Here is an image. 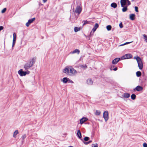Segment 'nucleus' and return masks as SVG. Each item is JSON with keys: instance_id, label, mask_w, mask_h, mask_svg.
I'll use <instances>...</instances> for the list:
<instances>
[{"instance_id": "obj_46", "label": "nucleus", "mask_w": 147, "mask_h": 147, "mask_svg": "<svg viewBox=\"0 0 147 147\" xmlns=\"http://www.w3.org/2000/svg\"><path fill=\"white\" fill-rule=\"evenodd\" d=\"M110 69L111 70H113V69L112 68V66H111L110 68Z\"/></svg>"}, {"instance_id": "obj_27", "label": "nucleus", "mask_w": 147, "mask_h": 147, "mask_svg": "<svg viewBox=\"0 0 147 147\" xmlns=\"http://www.w3.org/2000/svg\"><path fill=\"white\" fill-rule=\"evenodd\" d=\"M18 130H16L14 131V132L13 133V136L14 138H16V136L18 134Z\"/></svg>"}, {"instance_id": "obj_3", "label": "nucleus", "mask_w": 147, "mask_h": 147, "mask_svg": "<svg viewBox=\"0 0 147 147\" xmlns=\"http://www.w3.org/2000/svg\"><path fill=\"white\" fill-rule=\"evenodd\" d=\"M120 3L121 7L124 6H129L131 4V3L128 0H121Z\"/></svg>"}, {"instance_id": "obj_34", "label": "nucleus", "mask_w": 147, "mask_h": 147, "mask_svg": "<svg viewBox=\"0 0 147 147\" xmlns=\"http://www.w3.org/2000/svg\"><path fill=\"white\" fill-rule=\"evenodd\" d=\"M143 36L144 38L145 39L146 42H147V36L145 34H144L143 35Z\"/></svg>"}, {"instance_id": "obj_9", "label": "nucleus", "mask_w": 147, "mask_h": 147, "mask_svg": "<svg viewBox=\"0 0 147 147\" xmlns=\"http://www.w3.org/2000/svg\"><path fill=\"white\" fill-rule=\"evenodd\" d=\"M35 18H33L32 19H30L28 20L27 22L26 23V26L27 27H28L30 24L32 23L35 20Z\"/></svg>"}, {"instance_id": "obj_52", "label": "nucleus", "mask_w": 147, "mask_h": 147, "mask_svg": "<svg viewBox=\"0 0 147 147\" xmlns=\"http://www.w3.org/2000/svg\"><path fill=\"white\" fill-rule=\"evenodd\" d=\"M73 147L72 146H69V147Z\"/></svg>"}, {"instance_id": "obj_45", "label": "nucleus", "mask_w": 147, "mask_h": 147, "mask_svg": "<svg viewBox=\"0 0 147 147\" xmlns=\"http://www.w3.org/2000/svg\"><path fill=\"white\" fill-rule=\"evenodd\" d=\"M117 67H116L115 68L113 69V70L115 71L117 70Z\"/></svg>"}, {"instance_id": "obj_6", "label": "nucleus", "mask_w": 147, "mask_h": 147, "mask_svg": "<svg viewBox=\"0 0 147 147\" xmlns=\"http://www.w3.org/2000/svg\"><path fill=\"white\" fill-rule=\"evenodd\" d=\"M132 57V55L130 54H127L121 57L122 59H128L131 58Z\"/></svg>"}, {"instance_id": "obj_38", "label": "nucleus", "mask_w": 147, "mask_h": 147, "mask_svg": "<svg viewBox=\"0 0 147 147\" xmlns=\"http://www.w3.org/2000/svg\"><path fill=\"white\" fill-rule=\"evenodd\" d=\"M135 11L136 12H138V7H136V6H135Z\"/></svg>"}, {"instance_id": "obj_14", "label": "nucleus", "mask_w": 147, "mask_h": 147, "mask_svg": "<svg viewBox=\"0 0 147 147\" xmlns=\"http://www.w3.org/2000/svg\"><path fill=\"white\" fill-rule=\"evenodd\" d=\"M80 53V50L78 49H75V50H74V51H73L71 52L70 53L73 54H74L75 53H77L78 54Z\"/></svg>"}, {"instance_id": "obj_49", "label": "nucleus", "mask_w": 147, "mask_h": 147, "mask_svg": "<svg viewBox=\"0 0 147 147\" xmlns=\"http://www.w3.org/2000/svg\"><path fill=\"white\" fill-rule=\"evenodd\" d=\"M87 67V66H85L84 67V68H86Z\"/></svg>"}, {"instance_id": "obj_23", "label": "nucleus", "mask_w": 147, "mask_h": 147, "mask_svg": "<svg viewBox=\"0 0 147 147\" xmlns=\"http://www.w3.org/2000/svg\"><path fill=\"white\" fill-rule=\"evenodd\" d=\"M96 30L94 28H93L91 32L90 33V36H91V35H93L94 32Z\"/></svg>"}, {"instance_id": "obj_16", "label": "nucleus", "mask_w": 147, "mask_h": 147, "mask_svg": "<svg viewBox=\"0 0 147 147\" xmlns=\"http://www.w3.org/2000/svg\"><path fill=\"white\" fill-rule=\"evenodd\" d=\"M130 96L129 94L127 93H125L122 95V96L123 97L125 98H128L130 97Z\"/></svg>"}, {"instance_id": "obj_26", "label": "nucleus", "mask_w": 147, "mask_h": 147, "mask_svg": "<svg viewBox=\"0 0 147 147\" xmlns=\"http://www.w3.org/2000/svg\"><path fill=\"white\" fill-rule=\"evenodd\" d=\"M136 74L137 77H139L141 76V73L140 71H138L136 73Z\"/></svg>"}, {"instance_id": "obj_48", "label": "nucleus", "mask_w": 147, "mask_h": 147, "mask_svg": "<svg viewBox=\"0 0 147 147\" xmlns=\"http://www.w3.org/2000/svg\"><path fill=\"white\" fill-rule=\"evenodd\" d=\"M92 142V140H90L88 142V143H89V144L91 142Z\"/></svg>"}, {"instance_id": "obj_8", "label": "nucleus", "mask_w": 147, "mask_h": 147, "mask_svg": "<svg viewBox=\"0 0 147 147\" xmlns=\"http://www.w3.org/2000/svg\"><path fill=\"white\" fill-rule=\"evenodd\" d=\"M103 117L106 121L108 119V111H105L103 115Z\"/></svg>"}, {"instance_id": "obj_47", "label": "nucleus", "mask_w": 147, "mask_h": 147, "mask_svg": "<svg viewBox=\"0 0 147 147\" xmlns=\"http://www.w3.org/2000/svg\"><path fill=\"white\" fill-rule=\"evenodd\" d=\"M44 3L46 2L47 0H42Z\"/></svg>"}, {"instance_id": "obj_10", "label": "nucleus", "mask_w": 147, "mask_h": 147, "mask_svg": "<svg viewBox=\"0 0 147 147\" xmlns=\"http://www.w3.org/2000/svg\"><path fill=\"white\" fill-rule=\"evenodd\" d=\"M143 89V87L142 86H138L135 88L134 90L138 91H140L142 90Z\"/></svg>"}, {"instance_id": "obj_22", "label": "nucleus", "mask_w": 147, "mask_h": 147, "mask_svg": "<svg viewBox=\"0 0 147 147\" xmlns=\"http://www.w3.org/2000/svg\"><path fill=\"white\" fill-rule=\"evenodd\" d=\"M80 29L81 28L80 27H75L74 28V31L75 32H77L80 31Z\"/></svg>"}, {"instance_id": "obj_11", "label": "nucleus", "mask_w": 147, "mask_h": 147, "mask_svg": "<svg viewBox=\"0 0 147 147\" xmlns=\"http://www.w3.org/2000/svg\"><path fill=\"white\" fill-rule=\"evenodd\" d=\"M88 119L86 117H83L80 120V123L82 124L85 122L87 121Z\"/></svg>"}, {"instance_id": "obj_17", "label": "nucleus", "mask_w": 147, "mask_h": 147, "mask_svg": "<svg viewBox=\"0 0 147 147\" xmlns=\"http://www.w3.org/2000/svg\"><path fill=\"white\" fill-rule=\"evenodd\" d=\"M77 135L78 137L80 139H81V138H82V135L80 130H78V131Z\"/></svg>"}, {"instance_id": "obj_31", "label": "nucleus", "mask_w": 147, "mask_h": 147, "mask_svg": "<svg viewBox=\"0 0 147 147\" xmlns=\"http://www.w3.org/2000/svg\"><path fill=\"white\" fill-rule=\"evenodd\" d=\"M99 26L98 24L97 23H96L94 26V28L96 30L98 28Z\"/></svg>"}, {"instance_id": "obj_43", "label": "nucleus", "mask_w": 147, "mask_h": 147, "mask_svg": "<svg viewBox=\"0 0 147 147\" xmlns=\"http://www.w3.org/2000/svg\"><path fill=\"white\" fill-rule=\"evenodd\" d=\"M3 29V27L2 26H0V31Z\"/></svg>"}, {"instance_id": "obj_33", "label": "nucleus", "mask_w": 147, "mask_h": 147, "mask_svg": "<svg viewBox=\"0 0 147 147\" xmlns=\"http://www.w3.org/2000/svg\"><path fill=\"white\" fill-rule=\"evenodd\" d=\"M82 22H84V24H83V26H84L86 24H88V21H87V20H84V21H83Z\"/></svg>"}, {"instance_id": "obj_51", "label": "nucleus", "mask_w": 147, "mask_h": 147, "mask_svg": "<svg viewBox=\"0 0 147 147\" xmlns=\"http://www.w3.org/2000/svg\"><path fill=\"white\" fill-rule=\"evenodd\" d=\"M134 1V0H131V1H132V2H133V1Z\"/></svg>"}, {"instance_id": "obj_37", "label": "nucleus", "mask_w": 147, "mask_h": 147, "mask_svg": "<svg viewBox=\"0 0 147 147\" xmlns=\"http://www.w3.org/2000/svg\"><path fill=\"white\" fill-rule=\"evenodd\" d=\"M92 147H98V145L97 144H94L92 145Z\"/></svg>"}, {"instance_id": "obj_50", "label": "nucleus", "mask_w": 147, "mask_h": 147, "mask_svg": "<svg viewBox=\"0 0 147 147\" xmlns=\"http://www.w3.org/2000/svg\"><path fill=\"white\" fill-rule=\"evenodd\" d=\"M111 66H112V68H113V67H114V65H111Z\"/></svg>"}, {"instance_id": "obj_15", "label": "nucleus", "mask_w": 147, "mask_h": 147, "mask_svg": "<svg viewBox=\"0 0 147 147\" xmlns=\"http://www.w3.org/2000/svg\"><path fill=\"white\" fill-rule=\"evenodd\" d=\"M68 80H69V78L65 77L63 78V79L61 80V81L64 83H66L68 81Z\"/></svg>"}, {"instance_id": "obj_40", "label": "nucleus", "mask_w": 147, "mask_h": 147, "mask_svg": "<svg viewBox=\"0 0 147 147\" xmlns=\"http://www.w3.org/2000/svg\"><path fill=\"white\" fill-rule=\"evenodd\" d=\"M26 135H25V134L23 135L22 136V138L23 140L24 139L26 138Z\"/></svg>"}, {"instance_id": "obj_24", "label": "nucleus", "mask_w": 147, "mask_h": 147, "mask_svg": "<svg viewBox=\"0 0 147 147\" xmlns=\"http://www.w3.org/2000/svg\"><path fill=\"white\" fill-rule=\"evenodd\" d=\"M101 112L100 111L98 110H96L95 113V114L97 115H100Z\"/></svg>"}, {"instance_id": "obj_30", "label": "nucleus", "mask_w": 147, "mask_h": 147, "mask_svg": "<svg viewBox=\"0 0 147 147\" xmlns=\"http://www.w3.org/2000/svg\"><path fill=\"white\" fill-rule=\"evenodd\" d=\"M132 42V41L130 42H126L123 44H122L120 45H119V46H123L124 45H125L129 44V43Z\"/></svg>"}, {"instance_id": "obj_13", "label": "nucleus", "mask_w": 147, "mask_h": 147, "mask_svg": "<svg viewBox=\"0 0 147 147\" xmlns=\"http://www.w3.org/2000/svg\"><path fill=\"white\" fill-rule=\"evenodd\" d=\"M69 67H66L63 70V72L66 74L68 75V74L69 73Z\"/></svg>"}, {"instance_id": "obj_41", "label": "nucleus", "mask_w": 147, "mask_h": 147, "mask_svg": "<svg viewBox=\"0 0 147 147\" xmlns=\"http://www.w3.org/2000/svg\"><path fill=\"white\" fill-rule=\"evenodd\" d=\"M143 146L144 147H147V144L144 143L143 144Z\"/></svg>"}, {"instance_id": "obj_32", "label": "nucleus", "mask_w": 147, "mask_h": 147, "mask_svg": "<svg viewBox=\"0 0 147 147\" xmlns=\"http://www.w3.org/2000/svg\"><path fill=\"white\" fill-rule=\"evenodd\" d=\"M89 138L88 137H85L84 138V140L85 141H87L89 140Z\"/></svg>"}, {"instance_id": "obj_20", "label": "nucleus", "mask_w": 147, "mask_h": 147, "mask_svg": "<svg viewBox=\"0 0 147 147\" xmlns=\"http://www.w3.org/2000/svg\"><path fill=\"white\" fill-rule=\"evenodd\" d=\"M127 5L124 6V7H122L123 8L122 9V11L123 12L126 11L127 10Z\"/></svg>"}, {"instance_id": "obj_18", "label": "nucleus", "mask_w": 147, "mask_h": 147, "mask_svg": "<svg viewBox=\"0 0 147 147\" xmlns=\"http://www.w3.org/2000/svg\"><path fill=\"white\" fill-rule=\"evenodd\" d=\"M87 84L90 85H92V84L93 82L91 79H88L86 81Z\"/></svg>"}, {"instance_id": "obj_1", "label": "nucleus", "mask_w": 147, "mask_h": 147, "mask_svg": "<svg viewBox=\"0 0 147 147\" xmlns=\"http://www.w3.org/2000/svg\"><path fill=\"white\" fill-rule=\"evenodd\" d=\"M36 60V58L34 57L30 59L24 65V68L25 70H28L32 67L35 63Z\"/></svg>"}, {"instance_id": "obj_2", "label": "nucleus", "mask_w": 147, "mask_h": 147, "mask_svg": "<svg viewBox=\"0 0 147 147\" xmlns=\"http://www.w3.org/2000/svg\"><path fill=\"white\" fill-rule=\"evenodd\" d=\"M134 59L136 60L139 69H142L143 67V64L141 58L138 56H137L134 57Z\"/></svg>"}, {"instance_id": "obj_42", "label": "nucleus", "mask_w": 147, "mask_h": 147, "mask_svg": "<svg viewBox=\"0 0 147 147\" xmlns=\"http://www.w3.org/2000/svg\"><path fill=\"white\" fill-rule=\"evenodd\" d=\"M68 82L69 83H74V82L73 81H72L71 80H70L69 79V80H68Z\"/></svg>"}, {"instance_id": "obj_39", "label": "nucleus", "mask_w": 147, "mask_h": 147, "mask_svg": "<svg viewBox=\"0 0 147 147\" xmlns=\"http://www.w3.org/2000/svg\"><path fill=\"white\" fill-rule=\"evenodd\" d=\"M119 26L121 28H123V26L122 25V23L121 22L119 24Z\"/></svg>"}, {"instance_id": "obj_19", "label": "nucleus", "mask_w": 147, "mask_h": 147, "mask_svg": "<svg viewBox=\"0 0 147 147\" xmlns=\"http://www.w3.org/2000/svg\"><path fill=\"white\" fill-rule=\"evenodd\" d=\"M135 15L134 14H131L130 15V19L132 20H134L135 19Z\"/></svg>"}, {"instance_id": "obj_25", "label": "nucleus", "mask_w": 147, "mask_h": 147, "mask_svg": "<svg viewBox=\"0 0 147 147\" xmlns=\"http://www.w3.org/2000/svg\"><path fill=\"white\" fill-rule=\"evenodd\" d=\"M131 99L132 100H135L136 98V96L135 94H133L131 95Z\"/></svg>"}, {"instance_id": "obj_7", "label": "nucleus", "mask_w": 147, "mask_h": 147, "mask_svg": "<svg viewBox=\"0 0 147 147\" xmlns=\"http://www.w3.org/2000/svg\"><path fill=\"white\" fill-rule=\"evenodd\" d=\"M82 10V8L80 6H78L76 7L75 12L79 15L81 12Z\"/></svg>"}, {"instance_id": "obj_29", "label": "nucleus", "mask_w": 147, "mask_h": 147, "mask_svg": "<svg viewBox=\"0 0 147 147\" xmlns=\"http://www.w3.org/2000/svg\"><path fill=\"white\" fill-rule=\"evenodd\" d=\"M16 39H14L13 38V43H12V47H13L15 44L16 42Z\"/></svg>"}, {"instance_id": "obj_21", "label": "nucleus", "mask_w": 147, "mask_h": 147, "mask_svg": "<svg viewBox=\"0 0 147 147\" xmlns=\"http://www.w3.org/2000/svg\"><path fill=\"white\" fill-rule=\"evenodd\" d=\"M111 6L112 7H113L115 8H116L117 7V5L116 3H113L111 4Z\"/></svg>"}, {"instance_id": "obj_36", "label": "nucleus", "mask_w": 147, "mask_h": 147, "mask_svg": "<svg viewBox=\"0 0 147 147\" xmlns=\"http://www.w3.org/2000/svg\"><path fill=\"white\" fill-rule=\"evenodd\" d=\"M13 38H16V34L15 33L13 34Z\"/></svg>"}, {"instance_id": "obj_35", "label": "nucleus", "mask_w": 147, "mask_h": 147, "mask_svg": "<svg viewBox=\"0 0 147 147\" xmlns=\"http://www.w3.org/2000/svg\"><path fill=\"white\" fill-rule=\"evenodd\" d=\"M6 8H4L2 11H1V13H4L6 11Z\"/></svg>"}, {"instance_id": "obj_5", "label": "nucleus", "mask_w": 147, "mask_h": 147, "mask_svg": "<svg viewBox=\"0 0 147 147\" xmlns=\"http://www.w3.org/2000/svg\"><path fill=\"white\" fill-rule=\"evenodd\" d=\"M77 73L76 71L75 70L74 68L72 67L69 68V70L68 75L73 76L76 75V74Z\"/></svg>"}, {"instance_id": "obj_28", "label": "nucleus", "mask_w": 147, "mask_h": 147, "mask_svg": "<svg viewBox=\"0 0 147 147\" xmlns=\"http://www.w3.org/2000/svg\"><path fill=\"white\" fill-rule=\"evenodd\" d=\"M112 27L111 25H108L107 26V29L108 31L110 30H111Z\"/></svg>"}, {"instance_id": "obj_44", "label": "nucleus", "mask_w": 147, "mask_h": 147, "mask_svg": "<svg viewBox=\"0 0 147 147\" xmlns=\"http://www.w3.org/2000/svg\"><path fill=\"white\" fill-rule=\"evenodd\" d=\"M84 143L85 144H86V145H87V144H89V143H88V142H84Z\"/></svg>"}, {"instance_id": "obj_4", "label": "nucleus", "mask_w": 147, "mask_h": 147, "mask_svg": "<svg viewBox=\"0 0 147 147\" xmlns=\"http://www.w3.org/2000/svg\"><path fill=\"white\" fill-rule=\"evenodd\" d=\"M26 71H24L22 69H20L18 71V73L21 76H25L27 74H29L30 73V71L28 70Z\"/></svg>"}, {"instance_id": "obj_12", "label": "nucleus", "mask_w": 147, "mask_h": 147, "mask_svg": "<svg viewBox=\"0 0 147 147\" xmlns=\"http://www.w3.org/2000/svg\"><path fill=\"white\" fill-rule=\"evenodd\" d=\"M120 60V58H117L113 59L112 62V64H116Z\"/></svg>"}]
</instances>
